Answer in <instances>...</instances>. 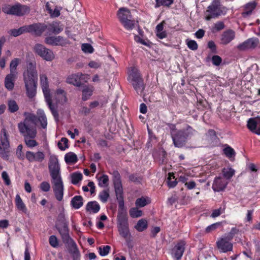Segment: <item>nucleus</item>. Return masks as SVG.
<instances>
[{
	"label": "nucleus",
	"mask_w": 260,
	"mask_h": 260,
	"mask_svg": "<svg viewBox=\"0 0 260 260\" xmlns=\"http://www.w3.org/2000/svg\"><path fill=\"white\" fill-rule=\"evenodd\" d=\"M120 188L119 191L117 189H114L118 202L124 201L123 197V188L122 187Z\"/></svg>",
	"instance_id": "nucleus-58"
},
{
	"label": "nucleus",
	"mask_w": 260,
	"mask_h": 260,
	"mask_svg": "<svg viewBox=\"0 0 260 260\" xmlns=\"http://www.w3.org/2000/svg\"><path fill=\"white\" fill-rule=\"evenodd\" d=\"M25 32H27L26 25L20 27L18 29H11L9 31V34L14 37H17Z\"/></svg>",
	"instance_id": "nucleus-28"
},
{
	"label": "nucleus",
	"mask_w": 260,
	"mask_h": 260,
	"mask_svg": "<svg viewBox=\"0 0 260 260\" xmlns=\"http://www.w3.org/2000/svg\"><path fill=\"white\" fill-rule=\"evenodd\" d=\"M212 61L214 65L218 66L221 63L222 59L218 55H213L212 57Z\"/></svg>",
	"instance_id": "nucleus-59"
},
{
	"label": "nucleus",
	"mask_w": 260,
	"mask_h": 260,
	"mask_svg": "<svg viewBox=\"0 0 260 260\" xmlns=\"http://www.w3.org/2000/svg\"><path fill=\"white\" fill-rule=\"evenodd\" d=\"M37 117L35 114H28L24 120L18 124L20 133L24 137H36L37 135L36 123L38 120L43 128L47 125V117L44 111L39 109L37 111Z\"/></svg>",
	"instance_id": "nucleus-1"
},
{
	"label": "nucleus",
	"mask_w": 260,
	"mask_h": 260,
	"mask_svg": "<svg viewBox=\"0 0 260 260\" xmlns=\"http://www.w3.org/2000/svg\"><path fill=\"white\" fill-rule=\"evenodd\" d=\"M220 225V222H216V223H213L206 228V232L207 233H210L211 231H214L215 229H216Z\"/></svg>",
	"instance_id": "nucleus-61"
},
{
	"label": "nucleus",
	"mask_w": 260,
	"mask_h": 260,
	"mask_svg": "<svg viewBox=\"0 0 260 260\" xmlns=\"http://www.w3.org/2000/svg\"><path fill=\"white\" fill-rule=\"evenodd\" d=\"M235 38V32L232 29H228L223 31L221 35V44L227 45L233 41Z\"/></svg>",
	"instance_id": "nucleus-20"
},
{
	"label": "nucleus",
	"mask_w": 260,
	"mask_h": 260,
	"mask_svg": "<svg viewBox=\"0 0 260 260\" xmlns=\"http://www.w3.org/2000/svg\"><path fill=\"white\" fill-rule=\"evenodd\" d=\"M57 225H64L65 224H68V222L66 221L65 215L64 213H60L57 218Z\"/></svg>",
	"instance_id": "nucleus-48"
},
{
	"label": "nucleus",
	"mask_w": 260,
	"mask_h": 260,
	"mask_svg": "<svg viewBox=\"0 0 260 260\" xmlns=\"http://www.w3.org/2000/svg\"><path fill=\"white\" fill-rule=\"evenodd\" d=\"M227 11L228 9L221 4L220 0H213L205 12V19L209 21L217 18L224 15Z\"/></svg>",
	"instance_id": "nucleus-6"
},
{
	"label": "nucleus",
	"mask_w": 260,
	"mask_h": 260,
	"mask_svg": "<svg viewBox=\"0 0 260 260\" xmlns=\"http://www.w3.org/2000/svg\"><path fill=\"white\" fill-rule=\"evenodd\" d=\"M27 32L36 36H41L46 29V24L41 23H34L26 25Z\"/></svg>",
	"instance_id": "nucleus-11"
},
{
	"label": "nucleus",
	"mask_w": 260,
	"mask_h": 260,
	"mask_svg": "<svg viewBox=\"0 0 260 260\" xmlns=\"http://www.w3.org/2000/svg\"><path fill=\"white\" fill-rule=\"evenodd\" d=\"M8 110L10 113H13L19 110V106L16 102L13 100L8 101Z\"/></svg>",
	"instance_id": "nucleus-38"
},
{
	"label": "nucleus",
	"mask_w": 260,
	"mask_h": 260,
	"mask_svg": "<svg viewBox=\"0 0 260 260\" xmlns=\"http://www.w3.org/2000/svg\"><path fill=\"white\" fill-rule=\"evenodd\" d=\"M35 53L46 61H50L55 58L52 50L47 48L41 44H37L34 47Z\"/></svg>",
	"instance_id": "nucleus-10"
},
{
	"label": "nucleus",
	"mask_w": 260,
	"mask_h": 260,
	"mask_svg": "<svg viewBox=\"0 0 260 260\" xmlns=\"http://www.w3.org/2000/svg\"><path fill=\"white\" fill-rule=\"evenodd\" d=\"M23 77L27 95L29 98H32L36 94L38 80L35 61L27 63L26 70L23 73Z\"/></svg>",
	"instance_id": "nucleus-3"
},
{
	"label": "nucleus",
	"mask_w": 260,
	"mask_h": 260,
	"mask_svg": "<svg viewBox=\"0 0 260 260\" xmlns=\"http://www.w3.org/2000/svg\"><path fill=\"white\" fill-rule=\"evenodd\" d=\"M148 223L147 221L145 219H141L139 220L136 225L135 226V228L138 232H143L147 228Z\"/></svg>",
	"instance_id": "nucleus-35"
},
{
	"label": "nucleus",
	"mask_w": 260,
	"mask_h": 260,
	"mask_svg": "<svg viewBox=\"0 0 260 260\" xmlns=\"http://www.w3.org/2000/svg\"><path fill=\"white\" fill-rule=\"evenodd\" d=\"M117 16L120 22H122L121 18H123L124 20L132 18L130 11L125 8H121L119 9Z\"/></svg>",
	"instance_id": "nucleus-22"
},
{
	"label": "nucleus",
	"mask_w": 260,
	"mask_h": 260,
	"mask_svg": "<svg viewBox=\"0 0 260 260\" xmlns=\"http://www.w3.org/2000/svg\"><path fill=\"white\" fill-rule=\"evenodd\" d=\"M82 174L81 173H74L71 175V182L73 184H77L82 179Z\"/></svg>",
	"instance_id": "nucleus-45"
},
{
	"label": "nucleus",
	"mask_w": 260,
	"mask_h": 260,
	"mask_svg": "<svg viewBox=\"0 0 260 260\" xmlns=\"http://www.w3.org/2000/svg\"><path fill=\"white\" fill-rule=\"evenodd\" d=\"M45 42L50 45L62 46L69 43L67 39L61 36L47 37L45 39Z\"/></svg>",
	"instance_id": "nucleus-12"
},
{
	"label": "nucleus",
	"mask_w": 260,
	"mask_h": 260,
	"mask_svg": "<svg viewBox=\"0 0 260 260\" xmlns=\"http://www.w3.org/2000/svg\"><path fill=\"white\" fill-rule=\"evenodd\" d=\"M83 198L80 196H76L73 197L71 201V205L76 209H78L83 205Z\"/></svg>",
	"instance_id": "nucleus-27"
},
{
	"label": "nucleus",
	"mask_w": 260,
	"mask_h": 260,
	"mask_svg": "<svg viewBox=\"0 0 260 260\" xmlns=\"http://www.w3.org/2000/svg\"><path fill=\"white\" fill-rule=\"evenodd\" d=\"M222 174L226 179H231L235 174V170L231 168H223L222 169Z\"/></svg>",
	"instance_id": "nucleus-40"
},
{
	"label": "nucleus",
	"mask_w": 260,
	"mask_h": 260,
	"mask_svg": "<svg viewBox=\"0 0 260 260\" xmlns=\"http://www.w3.org/2000/svg\"><path fill=\"white\" fill-rule=\"evenodd\" d=\"M15 204L17 208L20 211L26 213L27 212V208L23 202L19 194L16 196Z\"/></svg>",
	"instance_id": "nucleus-30"
},
{
	"label": "nucleus",
	"mask_w": 260,
	"mask_h": 260,
	"mask_svg": "<svg viewBox=\"0 0 260 260\" xmlns=\"http://www.w3.org/2000/svg\"><path fill=\"white\" fill-rule=\"evenodd\" d=\"M49 242L50 245L54 248H56L58 246V240L54 235H52L49 237Z\"/></svg>",
	"instance_id": "nucleus-55"
},
{
	"label": "nucleus",
	"mask_w": 260,
	"mask_h": 260,
	"mask_svg": "<svg viewBox=\"0 0 260 260\" xmlns=\"http://www.w3.org/2000/svg\"><path fill=\"white\" fill-rule=\"evenodd\" d=\"M224 153L229 158H232L235 155L234 150L230 146H228L223 149Z\"/></svg>",
	"instance_id": "nucleus-52"
},
{
	"label": "nucleus",
	"mask_w": 260,
	"mask_h": 260,
	"mask_svg": "<svg viewBox=\"0 0 260 260\" xmlns=\"http://www.w3.org/2000/svg\"><path fill=\"white\" fill-rule=\"evenodd\" d=\"M185 243L183 241H180L177 243L172 250L171 254L172 257L176 260L180 259L185 250Z\"/></svg>",
	"instance_id": "nucleus-14"
},
{
	"label": "nucleus",
	"mask_w": 260,
	"mask_h": 260,
	"mask_svg": "<svg viewBox=\"0 0 260 260\" xmlns=\"http://www.w3.org/2000/svg\"><path fill=\"white\" fill-rule=\"evenodd\" d=\"M155 7L158 8L160 6L169 7L173 3V0H155Z\"/></svg>",
	"instance_id": "nucleus-46"
},
{
	"label": "nucleus",
	"mask_w": 260,
	"mask_h": 260,
	"mask_svg": "<svg viewBox=\"0 0 260 260\" xmlns=\"http://www.w3.org/2000/svg\"><path fill=\"white\" fill-rule=\"evenodd\" d=\"M16 76L11 74H8L5 79V87L9 90H12L14 87V81Z\"/></svg>",
	"instance_id": "nucleus-23"
},
{
	"label": "nucleus",
	"mask_w": 260,
	"mask_h": 260,
	"mask_svg": "<svg viewBox=\"0 0 260 260\" xmlns=\"http://www.w3.org/2000/svg\"><path fill=\"white\" fill-rule=\"evenodd\" d=\"M12 6L10 5H5L2 7V11L3 12L8 15H12Z\"/></svg>",
	"instance_id": "nucleus-60"
},
{
	"label": "nucleus",
	"mask_w": 260,
	"mask_h": 260,
	"mask_svg": "<svg viewBox=\"0 0 260 260\" xmlns=\"http://www.w3.org/2000/svg\"><path fill=\"white\" fill-rule=\"evenodd\" d=\"M122 22H121L123 26L127 30H132L135 24V22L132 19H127V20H124L123 18H121Z\"/></svg>",
	"instance_id": "nucleus-37"
},
{
	"label": "nucleus",
	"mask_w": 260,
	"mask_h": 260,
	"mask_svg": "<svg viewBox=\"0 0 260 260\" xmlns=\"http://www.w3.org/2000/svg\"><path fill=\"white\" fill-rule=\"evenodd\" d=\"M40 85L45 99V101L51 112L52 114L54 117L55 120H58L59 114L56 107L52 104L51 94L49 89V83L48 78L46 75L40 74Z\"/></svg>",
	"instance_id": "nucleus-5"
},
{
	"label": "nucleus",
	"mask_w": 260,
	"mask_h": 260,
	"mask_svg": "<svg viewBox=\"0 0 260 260\" xmlns=\"http://www.w3.org/2000/svg\"><path fill=\"white\" fill-rule=\"evenodd\" d=\"M117 225L119 235L125 240L131 236L128 222V217L126 213L119 212L117 217Z\"/></svg>",
	"instance_id": "nucleus-8"
},
{
	"label": "nucleus",
	"mask_w": 260,
	"mask_h": 260,
	"mask_svg": "<svg viewBox=\"0 0 260 260\" xmlns=\"http://www.w3.org/2000/svg\"><path fill=\"white\" fill-rule=\"evenodd\" d=\"M64 160L67 164H75L78 160L77 156L74 153L70 152L64 156Z\"/></svg>",
	"instance_id": "nucleus-32"
},
{
	"label": "nucleus",
	"mask_w": 260,
	"mask_h": 260,
	"mask_svg": "<svg viewBox=\"0 0 260 260\" xmlns=\"http://www.w3.org/2000/svg\"><path fill=\"white\" fill-rule=\"evenodd\" d=\"M68 140L66 138H62L58 143L59 148L61 150H64L68 148Z\"/></svg>",
	"instance_id": "nucleus-49"
},
{
	"label": "nucleus",
	"mask_w": 260,
	"mask_h": 260,
	"mask_svg": "<svg viewBox=\"0 0 260 260\" xmlns=\"http://www.w3.org/2000/svg\"><path fill=\"white\" fill-rule=\"evenodd\" d=\"M19 63V59L15 58L12 60L10 64V73L12 75H17V72L16 71L17 67Z\"/></svg>",
	"instance_id": "nucleus-34"
},
{
	"label": "nucleus",
	"mask_w": 260,
	"mask_h": 260,
	"mask_svg": "<svg viewBox=\"0 0 260 260\" xmlns=\"http://www.w3.org/2000/svg\"><path fill=\"white\" fill-rule=\"evenodd\" d=\"M197 132L190 125L185 128L179 131H174L171 133L174 145L176 147H182L185 145L187 139L194 135Z\"/></svg>",
	"instance_id": "nucleus-4"
},
{
	"label": "nucleus",
	"mask_w": 260,
	"mask_h": 260,
	"mask_svg": "<svg viewBox=\"0 0 260 260\" xmlns=\"http://www.w3.org/2000/svg\"><path fill=\"white\" fill-rule=\"evenodd\" d=\"M228 182L221 177H216L215 178L212 188L215 192H219L223 191L226 187Z\"/></svg>",
	"instance_id": "nucleus-17"
},
{
	"label": "nucleus",
	"mask_w": 260,
	"mask_h": 260,
	"mask_svg": "<svg viewBox=\"0 0 260 260\" xmlns=\"http://www.w3.org/2000/svg\"><path fill=\"white\" fill-rule=\"evenodd\" d=\"M82 92L83 93L82 100L84 101H87L92 94V87L84 85L82 87Z\"/></svg>",
	"instance_id": "nucleus-29"
},
{
	"label": "nucleus",
	"mask_w": 260,
	"mask_h": 260,
	"mask_svg": "<svg viewBox=\"0 0 260 260\" xmlns=\"http://www.w3.org/2000/svg\"><path fill=\"white\" fill-rule=\"evenodd\" d=\"M127 79L137 93L142 95L145 88V85L140 72L136 69H133Z\"/></svg>",
	"instance_id": "nucleus-7"
},
{
	"label": "nucleus",
	"mask_w": 260,
	"mask_h": 260,
	"mask_svg": "<svg viewBox=\"0 0 260 260\" xmlns=\"http://www.w3.org/2000/svg\"><path fill=\"white\" fill-rule=\"evenodd\" d=\"M9 134L5 128H2L0 133V157L6 160L9 159L10 151Z\"/></svg>",
	"instance_id": "nucleus-9"
},
{
	"label": "nucleus",
	"mask_w": 260,
	"mask_h": 260,
	"mask_svg": "<svg viewBox=\"0 0 260 260\" xmlns=\"http://www.w3.org/2000/svg\"><path fill=\"white\" fill-rule=\"evenodd\" d=\"M40 189L45 192L49 191L50 185L48 182L43 181L40 184Z\"/></svg>",
	"instance_id": "nucleus-56"
},
{
	"label": "nucleus",
	"mask_w": 260,
	"mask_h": 260,
	"mask_svg": "<svg viewBox=\"0 0 260 260\" xmlns=\"http://www.w3.org/2000/svg\"><path fill=\"white\" fill-rule=\"evenodd\" d=\"M247 127L252 133L260 135V118H250L247 121Z\"/></svg>",
	"instance_id": "nucleus-18"
},
{
	"label": "nucleus",
	"mask_w": 260,
	"mask_h": 260,
	"mask_svg": "<svg viewBox=\"0 0 260 260\" xmlns=\"http://www.w3.org/2000/svg\"><path fill=\"white\" fill-rule=\"evenodd\" d=\"M46 27L48 32L55 35L59 34L63 29V25L58 21H53L50 23L46 24Z\"/></svg>",
	"instance_id": "nucleus-19"
},
{
	"label": "nucleus",
	"mask_w": 260,
	"mask_h": 260,
	"mask_svg": "<svg viewBox=\"0 0 260 260\" xmlns=\"http://www.w3.org/2000/svg\"><path fill=\"white\" fill-rule=\"evenodd\" d=\"M256 6V3L254 1L246 4L244 6V11L242 13L243 17H245L250 15Z\"/></svg>",
	"instance_id": "nucleus-25"
},
{
	"label": "nucleus",
	"mask_w": 260,
	"mask_h": 260,
	"mask_svg": "<svg viewBox=\"0 0 260 260\" xmlns=\"http://www.w3.org/2000/svg\"><path fill=\"white\" fill-rule=\"evenodd\" d=\"M56 229L58 230L60 236L69 234L68 224L64 225H56Z\"/></svg>",
	"instance_id": "nucleus-50"
},
{
	"label": "nucleus",
	"mask_w": 260,
	"mask_h": 260,
	"mask_svg": "<svg viewBox=\"0 0 260 260\" xmlns=\"http://www.w3.org/2000/svg\"><path fill=\"white\" fill-rule=\"evenodd\" d=\"M12 15H16L17 16H22L25 14H28L30 12V8L26 5H21L20 3H17L13 6H12Z\"/></svg>",
	"instance_id": "nucleus-15"
},
{
	"label": "nucleus",
	"mask_w": 260,
	"mask_h": 260,
	"mask_svg": "<svg viewBox=\"0 0 260 260\" xmlns=\"http://www.w3.org/2000/svg\"><path fill=\"white\" fill-rule=\"evenodd\" d=\"M99 198L100 200L103 202L106 203L108 198L109 197V193L108 190H103L99 194Z\"/></svg>",
	"instance_id": "nucleus-53"
},
{
	"label": "nucleus",
	"mask_w": 260,
	"mask_h": 260,
	"mask_svg": "<svg viewBox=\"0 0 260 260\" xmlns=\"http://www.w3.org/2000/svg\"><path fill=\"white\" fill-rule=\"evenodd\" d=\"M99 185L100 187H107L108 185L109 177L103 174L99 178Z\"/></svg>",
	"instance_id": "nucleus-43"
},
{
	"label": "nucleus",
	"mask_w": 260,
	"mask_h": 260,
	"mask_svg": "<svg viewBox=\"0 0 260 260\" xmlns=\"http://www.w3.org/2000/svg\"><path fill=\"white\" fill-rule=\"evenodd\" d=\"M186 42L188 48L190 50L195 51L198 49V45L194 40L187 39Z\"/></svg>",
	"instance_id": "nucleus-47"
},
{
	"label": "nucleus",
	"mask_w": 260,
	"mask_h": 260,
	"mask_svg": "<svg viewBox=\"0 0 260 260\" xmlns=\"http://www.w3.org/2000/svg\"><path fill=\"white\" fill-rule=\"evenodd\" d=\"M25 157L29 162H42L45 159V154L43 152L40 151L36 152L27 151L26 152Z\"/></svg>",
	"instance_id": "nucleus-13"
},
{
	"label": "nucleus",
	"mask_w": 260,
	"mask_h": 260,
	"mask_svg": "<svg viewBox=\"0 0 260 260\" xmlns=\"http://www.w3.org/2000/svg\"><path fill=\"white\" fill-rule=\"evenodd\" d=\"M56 95L58 98L59 97V96H62V99H59V103L63 104L66 103L67 102V98L66 96V92L61 89H58L56 90Z\"/></svg>",
	"instance_id": "nucleus-42"
},
{
	"label": "nucleus",
	"mask_w": 260,
	"mask_h": 260,
	"mask_svg": "<svg viewBox=\"0 0 260 260\" xmlns=\"http://www.w3.org/2000/svg\"><path fill=\"white\" fill-rule=\"evenodd\" d=\"M239 232V230L236 228H233L226 237L228 238L229 240H231L233 238L234 236L236 234H237Z\"/></svg>",
	"instance_id": "nucleus-57"
},
{
	"label": "nucleus",
	"mask_w": 260,
	"mask_h": 260,
	"mask_svg": "<svg viewBox=\"0 0 260 260\" xmlns=\"http://www.w3.org/2000/svg\"><path fill=\"white\" fill-rule=\"evenodd\" d=\"M138 207L132 208L129 210V215L132 218H138L143 215L142 210L138 209Z\"/></svg>",
	"instance_id": "nucleus-41"
},
{
	"label": "nucleus",
	"mask_w": 260,
	"mask_h": 260,
	"mask_svg": "<svg viewBox=\"0 0 260 260\" xmlns=\"http://www.w3.org/2000/svg\"><path fill=\"white\" fill-rule=\"evenodd\" d=\"M23 146L22 145H19L17 148L16 154L18 157L21 159L23 158V153L22 152Z\"/></svg>",
	"instance_id": "nucleus-63"
},
{
	"label": "nucleus",
	"mask_w": 260,
	"mask_h": 260,
	"mask_svg": "<svg viewBox=\"0 0 260 260\" xmlns=\"http://www.w3.org/2000/svg\"><path fill=\"white\" fill-rule=\"evenodd\" d=\"M110 249L111 247L109 245L105 246L103 248L100 247L99 248V254L102 256H106L109 254Z\"/></svg>",
	"instance_id": "nucleus-51"
},
{
	"label": "nucleus",
	"mask_w": 260,
	"mask_h": 260,
	"mask_svg": "<svg viewBox=\"0 0 260 260\" xmlns=\"http://www.w3.org/2000/svg\"><path fill=\"white\" fill-rule=\"evenodd\" d=\"M48 170L55 198L58 201H61L63 196L64 186L61 176L60 166L56 155H50Z\"/></svg>",
	"instance_id": "nucleus-2"
},
{
	"label": "nucleus",
	"mask_w": 260,
	"mask_h": 260,
	"mask_svg": "<svg viewBox=\"0 0 260 260\" xmlns=\"http://www.w3.org/2000/svg\"><path fill=\"white\" fill-rule=\"evenodd\" d=\"M150 203V200L148 197H142L141 198H138L135 202V204L137 207L141 208L145 206Z\"/></svg>",
	"instance_id": "nucleus-33"
},
{
	"label": "nucleus",
	"mask_w": 260,
	"mask_h": 260,
	"mask_svg": "<svg viewBox=\"0 0 260 260\" xmlns=\"http://www.w3.org/2000/svg\"><path fill=\"white\" fill-rule=\"evenodd\" d=\"M111 174L113 177L112 180L114 189H117L119 191L120 188L122 187L120 175L116 170L113 171Z\"/></svg>",
	"instance_id": "nucleus-21"
},
{
	"label": "nucleus",
	"mask_w": 260,
	"mask_h": 260,
	"mask_svg": "<svg viewBox=\"0 0 260 260\" xmlns=\"http://www.w3.org/2000/svg\"><path fill=\"white\" fill-rule=\"evenodd\" d=\"M245 42L248 50L255 48L259 43L258 39L254 38H249Z\"/></svg>",
	"instance_id": "nucleus-36"
},
{
	"label": "nucleus",
	"mask_w": 260,
	"mask_h": 260,
	"mask_svg": "<svg viewBox=\"0 0 260 260\" xmlns=\"http://www.w3.org/2000/svg\"><path fill=\"white\" fill-rule=\"evenodd\" d=\"M82 50L85 53H91L93 52L94 49L90 44L86 43L82 44Z\"/></svg>",
	"instance_id": "nucleus-54"
},
{
	"label": "nucleus",
	"mask_w": 260,
	"mask_h": 260,
	"mask_svg": "<svg viewBox=\"0 0 260 260\" xmlns=\"http://www.w3.org/2000/svg\"><path fill=\"white\" fill-rule=\"evenodd\" d=\"M35 138L29 137L24 138L25 143L28 147L32 148L38 145V143L34 139Z\"/></svg>",
	"instance_id": "nucleus-44"
},
{
	"label": "nucleus",
	"mask_w": 260,
	"mask_h": 260,
	"mask_svg": "<svg viewBox=\"0 0 260 260\" xmlns=\"http://www.w3.org/2000/svg\"><path fill=\"white\" fill-rule=\"evenodd\" d=\"M67 82L77 87H80L82 85L78 74H72L69 76L67 79Z\"/></svg>",
	"instance_id": "nucleus-26"
},
{
	"label": "nucleus",
	"mask_w": 260,
	"mask_h": 260,
	"mask_svg": "<svg viewBox=\"0 0 260 260\" xmlns=\"http://www.w3.org/2000/svg\"><path fill=\"white\" fill-rule=\"evenodd\" d=\"M100 209V206L96 201L89 202L86 206V210L90 213H96Z\"/></svg>",
	"instance_id": "nucleus-24"
},
{
	"label": "nucleus",
	"mask_w": 260,
	"mask_h": 260,
	"mask_svg": "<svg viewBox=\"0 0 260 260\" xmlns=\"http://www.w3.org/2000/svg\"><path fill=\"white\" fill-rule=\"evenodd\" d=\"M69 252L72 254L73 260H80L81 255L77 244L70 247Z\"/></svg>",
	"instance_id": "nucleus-31"
},
{
	"label": "nucleus",
	"mask_w": 260,
	"mask_h": 260,
	"mask_svg": "<svg viewBox=\"0 0 260 260\" xmlns=\"http://www.w3.org/2000/svg\"><path fill=\"white\" fill-rule=\"evenodd\" d=\"M51 17H57L60 15V9L55 8L54 10H49V13Z\"/></svg>",
	"instance_id": "nucleus-64"
},
{
	"label": "nucleus",
	"mask_w": 260,
	"mask_h": 260,
	"mask_svg": "<svg viewBox=\"0 0 260 260\" xmlns=\"http://www.w3.org/2000/svg\"><path fill=\"white\" fill-rule=\"evenodd\" d=\"M230 241L228 238L224 237L217 241V246L220 252L225 253L232 250L233 244Z\"/></svg>",
	"instance_id": "nucleus-16"
},
{
	"label": "nucleus",
	"mask_w": 260,
	"mask_h": 260,
	"mask_svg": "<svg viewBox=\"0 0 260 260\" xmlns=\"http://www.w3.org/2000/svg\"><path fill=\"white\" fill-rule=\"evenodd\" d=\"M61 237L63 243L68 244L70 247L76 244L75 241L70 237L69 234L61 235Z\"/></svg>",
	"instance_id": "nucleus-39"
},
{
	"label": "nucleus",
	"mask_w": 260,
	"mask_h": 260,
	"mask_svg": "<svg viewBox=\"0 0 260 260\" xmlns=\"http://www.w3.org/2000/svg\"><path fill=\"white\" fill-rule=\"evenodd\" d=\"M2 177L5 183L7 185H9L11 184V180L9 178V176L8 173L6 171H4L2 173Z\"/></svg>",
	"instance_id": "nucleus-62"
}]
</instances>
